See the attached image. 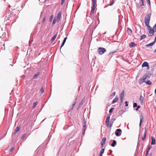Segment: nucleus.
<instances>
[{"instance_id": "nucleus-1", "label": "nucleus", "mask_w": 156, "mask_h": 156, "mask_svg": "<svg viewBox=\"0 0 156 156\" xmlns=\"http://www.w3.org/2000/svg\"><path fill=\"white\" fill-rule=\"evenodd\" d=\"M151 13L148 14L144 18V22L145 25L147 27V30L148 31V36L150 37L154 35V31L152 27L149 25L150 20Z\"/></svg>"}, {"instance_id": "nucleus-2", "label": "nucleus", "mask_w": 156, "mask_h": 156, "mask_svg": "<svg viewBox=\"0 0 156 156\" xmlns=\"http://www.w3.org/2000/svg\"><path fill=\"white\" fill-rule=\"evenodd\" d=\"M149 77L148 76V74H145L143 77L142 79H141L140 80L141 81L140 83L141 84L143 82H145L146 84L148 85H150L152 83L151 81L148 80H147L145 81V80L147 78Z\"/></svg>"}, {"instance_id": "nucleus-3", "label": "nucleus", "mask_w": 156, "mask_h": 156, "mask_svg": "<svg viewBox=\"0 0 156 156\" xmlns=\"http://www.w3.org/2000/svg\"><path fill=\"white\" fill-rule=\"evenodd\" d=\"M61 16V11H59L57 15V17H55L54 18L52 23V24L54 25L56 22L58 23L60 20V19Z\"/></svg>"}, {"instance_id": "nucleus-4", "label": "nucleus", "mask_w": 156, "mask_h": 156, "mask_svg": "<svg viewBox=\"0 0 156 156\" xmlns=\"http://www.w3.org/2000/svg\"><path fill=\"white\" fill-rule=\"evenodd\" d=\"M97 51L98 52V54L100 55H103L105 52H106V50L105 48L102 47L99 48L98 49Z\"/></svg>"}, {"instance_id": "nucleus-5", "label": "nucleus", "mask_w": 156, "mask_h": 156, "mask_svg": "<svg viewBox=\"0 0 156 156\" xmlns=\"http://www.w3.org/2000/svg\"><path fill=\"white\" fill-rule=\"evenodd\" d=\"M121 133L122 130L120 129H117L116 130V131L115 132V134L116 136H119L121 135Z\"/></svg>"}, {"instance_id": "nucleus-6", "label": "nucleus", "mask_w": 156, "mask_h": 156, "mask_svg": "<svg viewBox=\"0 0 156 156\" xmlns=\"http://www.w3.org/2000/svg\"><path fill=\"white\" fill-rule=\"evenodd\" d=\"M111 115V114L109 115L107 117L106 120L105 121V123L106 124V127H108L109 126V119L110 118V115Z\"/></svg>"}, {"instance_id": "nucleus-7", "label": "nucleus", "mask_w": 156, "mask_h": 156, "mask_svg": "<svg viewBox=\"0 0 156 156\" xmlns=\"http://www.w3.org/2000/svg\"><path fill=\"white\" fill-rule=\"evenodd\" d=\"M92 6L91 7V10H95L96 8V0H92Z\"/></svg>"}, {"instance_id": "nucleus-8", "label": "nucleus", "mask_w": 156, "mask_h": 156, "mask_svg": "<svg viewBox=\"0 0 156 156\" xmlns=\"http://www.w3.org/2000/svg\"><path fill=\"white\" fill-rule=\"evenodd\" d=\"M124 90H122L121 93L120 95V98L121 100V103L123 101V98L124 97Z\"/></svg>"}, {"instance_id": "nucleus-9", "label": "nucleus", "mask_w": 156, "mask_h": 156, "mask_svg": "<svg viewBox=\"0 0 156 156\" xmlns=\"http://www.w3.org/2000/svg\"><path fill=\"white\" fill-rule=\"evenodd\" d=\"M142 67H146L147 68V69H149V67L148 64L147 62H144L142 64Z\"/></svg>"}, {"instance_id": "nucleus-10", "label": "nucleus", "mask_w": 156, "mask_h": 156, "mask_svg": "<svg viewBox=\"0 0 156 156\" xmlns=\"http://www.w3.org/2000/svg\"><path fill=\"white\" fill-rule=\"evenodd\" d=\"M144 5V4H143V5L142 4V3L140 2L139 3H137L136 4V6L137 9H140Z\"/></svg>"}, {"instance_id": "nucleus-11", "label": "nucleus", "mask_w": 156, "mask_h": 156, "mask_svg": "<svg viewBox=\"0 0 156 156\" xmlns=\"http://www.w3.org/2000/svg\"><path fill=\"white\" fill-rule=\"evenodd\" d=\"M115 120V119H111V121L110 122V124H109V126L108 127H110L111 128L112 125V124L114 122V121Z\"/></svg>"}, {"instance_id": "nucleus-12", "label": "nucleus", "mask_w": 156, "mask_h": 156, "mask_svg": "<svg viewBox=\"0 0 156 156\" xmlns=\"http://www.w3.org/2000/svg\"><path fill=\"white\" fill-rule=\"evenodd\" d=\"M140 124H139V127H140L141 124L143 121L144 117H143V116L142 115H140Z\"/></svg>"}, {"instance_id": "nucleus-13", "label": "nucleus", "mask_w": 156, "mask_h": 156, "mask_svg": "<svg viewBox=\"0 0 156 156\" xmlns=\"http://www.w3.org/2000/svg\"><path fill=\"white\" fill-rule=\"evenodd\" d=\"M151 139L152 140L151 144V145L155 144H156L155 139L154 138V137L153 136L151 137Z\"/></svg>"}, {"instance_id": "nucleus-14", "label": "nucleus", "mask_w": 156, "mask_h": 156, "mask_svg": "<svg viewBox=\"0 0 156 156\" xmlns=\"http://www.w3.org/2000/svg\"><path fill=\"white\" fill-rule=\"evenodd\" d=\"M146 133H147V129H146V127L145 128V132L143 135V136L142 138V140H144L146 138Z\"/></svg>"}, {"instance_id": "nucleus-15", "label": "nucleus", "mask_w": 156, "mask_h": 156, "mask_svg": "<svg viewBox=\"0 0 156 156\" xmlns=\"http://www.w3.org/2000/svg\"><path fill=\"white\" fill-rule=\"evenodd\" d=\"M144 100V97H143L142 95H141L140 96L139 100L140 103L142 104L143 103V101Z\"/></svg>"}, {"instance_id": "nucleus-16", "label": "nucleus", "mask_w": 156, "mask_h": 156, "mask_svg": "<svg viewBox=\"0 0 156 156\" xmlns=\"http://www.w3.org/2000/svg\"><path fill=\"white\" fill-rule=\"evenodd\" d=\"M83 129L86 130V121H85V119H83Z\"/></svg>"}, {"instance_id": "nucleus-17", "label": "nucleus", "mask_w": 156, "mask_h": 156, "mask_svg": "<svg viewBox=\"0 0 156 156\" xmlns=\"http://www.w3.org/2000/svg\"><path fill=\"white\" fill-rule=\"evenodd\" d=\"M20 128L19 126H17L16 127V129H15L14 133H13V135H14L16 133L20 130Z\"/></svg>"}, {"instance_id": "nucleus-18", "label": "nucleus", "mask_w": 156, "mask_h": 156, "mask_svg": "<svg viewBox=\"0 0 156 156\" xmlns=\"http://www.w3.org/2000/svg\"><path fill=\"white\" fill-rule=\"evenodd\" d=\"M136 45L134 42H131L129 44V46L130 48H132Z\"/></svg>"}, {"instance_id": "nucleus-19", "label": "nucleus", "mask_w": 156, "mask_h": 156, "mask_svg": "<svg viewBox=\"0 0 156 156\" xmlns=\"http://www.w3.org/2000/svg\"><path fill=\"white\" fill-rule=\"evenodd\" d=\"M127 32L128 34L130 35H131L132 33V32L131 30L129 28H127Z\"/></svg>"}, {"instance_id": "nucleus-20", "label": "nucleus", "mask_w": 156, "mask_h": 156, "mask_svg": "<svg viewBox=\"0 0 156 156\" xmlns=\"http://www.w3.org/2000/svg\"><path fill=\"white\" fill-rule=\"evenodd\" d=\"M118 97L117 96H115V98L112 101V104L116 102L118 100Z\"/></svg>"}, {"instance_id": "nucleus-21", "label": "nucleus", "mask_w": 156, "mask_h": 156, "mask_svg": "<svg viewBox=\"0 0 156 156\" xmlns=\"http://www.w3.org/2000/svg\"><path fill=\"white\" fill-rule=\"evenodd\" d=\"M106 140V137H104L101 140V143H102L104 144H105Z\"/></svg>"}, {"instance_id": "nucleus-22", "label": "nucleus", "mask_w": 156, "mask_h": 156, "mask_svg": "<svg viewBox=\"0 0 156 156\" xmlns=\"http://www.w3.org/2000/svg\"><path fill=\"white\" fill-rule=\"evenodd\" d=\"M67 38V37H66L65 38H64V39L63 40V42L62 43V45H61V46L60 47V49L64 45V44H65V43L66 42V40Z\"/></svg>"}, {"instance_id": "nucleus-23", "label": "nucleus", "mask_w": 156, "mask_h": 156, "mask_svg": "<svg viewBox=\"0 0 156 156\" xmlns=\"http://www.w3.org/2000/svg\"><path fill=\"white\" fill-rule=\"evenodd\" d=\"M57 34H56L53 36V37L51 40V42H53L55 40V39L57 37Z\"/></svg>"}, {"instance_id": "nucleus-24", "label": "nucleus", "mask_w": 156, "mask_h": 156, "mask_svg": "<svg viewBox=\"0 0 156 156\" xmlns=\"http://www.w3.org/2000/svg\"><path fill=\"white\" fill-rule=\"evenodd\" d=\"M6 35V34L5 33H4L2 36L0 37H2V39H3V41L5 40V37Z\"/></svg>"}, {"instance_id": "nucleus-25", "label": "nucleus", "mask_w": 156, "mask_h": 156, "mask_svg": "<svg viewBox=\"0 0 156 156\" xmlns=\"http://www.w3.org/2000/svg\"><path fill=\"white\" fill-rule=\"evenodd\" d=\"M116 144V142L115 140H113L112 143L111 144V146L112 147H115Z\"/></svg>"}, {"instance_id": "nucleus-26", "label": "nucleus", "mask_w": 156, "mask_h": 156, "mask_svg": "<svg viewBox=\"0 0 156 156\" xmlns=\"http://www.w3.org/2000/svg\"><path fill=\"white\" fill-rule=\"evenodd\" d=\"M154 44L155 43L153 42H152L146 45V47H149L151 46H153Z\"/></svg>"}, {"instance_id": "nucleus-27", "label": "nucleus", "mask_w": 156, "mask_h": 156, "mask_svg": "<svg viewBox=\"0 0 156 156\" xmlns=\"http://www.w3.org/2000/svg\"><path fill=\"white\" fill-rule=\"evenodd\" d=\"M40 73L38 72L33 77V79H35L37 78L40 74Z\"/></svg>"}, {"instance_id": "nucleus-28", "label": "nucleus", "mask_w": 156, "mask_h": 156, "mask_svg": "<svg viewBox=\"0 0 156 156\" xmlns=\"http://www.w3.org/2000/svg\"><path fill=\"white\" fill-rule=\"evenodd\" d=\"M146 37V36L145 34H143L141 36L140 38V40H142L144 39Z\"/></svg>"}, {"instance_id": "nucleus-29", "label": "nucleus", "mask_w": 156, "mask_h": 156, "mask_svg": "<svg viewBox=\"0 0 156 156\" xmlns=\"http://www.w3.org/2000/svg\"><path fill=\"white\" fill-rule=\"evenodd\" d=\"M37 102H34L33 104V105L32 107V108L33 109L37 105Z\"/></svg>"}, {"instance_id": "nucleus-30", "label": "nucleus", "mask_w": 156, "mask_h": 156, "mask_svg": "<svg viewBox=\"0 0 156 156\" xmlns=\"http://www.w3.org/2000/svg\"><path fill=\"white\" fill-rule=\"evenodd\" d=\"M44 91V89L43 87H42L40 90V92L41 94H43Z\"/></svg>"}, {"instance_id": "nucleus-31", "label": "nucleus", "mask_w": 156, "mask_h": 156, "mask_svg": "<svg viewBox=\"0 0 156 156\" xmlns=\"http://www.w3.org/2000/svg\"><path fill=\"white\" fill-rule=\"evenodd\" d=\"M105 149L104 148L102 149L100 151V154H102L104 152Z\"/></svg>"}, {"instance_id": "nucleus-32", "label": "nucleus", "mask_w": 156, "mask_h": 156, "mask_svg": "<svg viewBox=\"0 0 156 156\" xmlns=\"http://www.w3.org/2000/svg\"><path fill=\"white\" fill-rule=\"evenodd\" d=\"M117 51L116 50H115V51H111L110 52H109V53L108 54V55H110L111 54H113L114 53H115Z\"/></svg>"}, {"instance_id": "nucleus-33", "label": "nucleus", "mask_w": 156, "mask_h": 156, "mask_svg": "<svg viewBox=\"0 0 156 156\" xmlns=\"http://www.w3.org/2000/svg\"><path fill=\"white\" fill-rule=\"evenodd\" d=\"M95 12V10H91L90 13V15L91 16H93Z\"/></svg>"}, {"instance_id": "nucleus-34", "label": "nucleus", "mask_w": 156, "mask_h": 156, "mask_svg": "<svg viewBox=\"0 0 156 156\" xmlns=\"http://www.w3.org/2000/svg\"><path fill=\"white\" fill-rule=\"evenodd\" d=\"M113 109H114V108H111L109 110V112L112 113L113 112Z\"/></svg>"}, {"instance_id": "nucleus-35", "label": "nucleus", "mask_w": 156, "mask_h": 156, "mask_svg": "<svg viewBox=\"0 0 156 156\" xmlns=\"http://www.w3.org/2000/svg\"><path fill=\"white\" fill-rule=\"evenodd\" d=\"M151 147V145L148 146V147L147 149V151H149V150L150 149Z\"/></svg>"}, {"instance_id": "nucleus-36", "label": "nucleus", "mask_w": 156, "mask_h": 156, "mask_svg": "<svg viewBox=\"0 0 156 156\" xmlns=\"http://www.w3.org/2000/svg\"><path fill=\"white\" fill-rule=\"evenodd\" d=\"M53 16L52 15H51L50 17V22H51L52 20V19L53 18Z\"/></svg>"}, {"instance_id": "nucleus-37", "label": "nucleus", "mask_w": 156, "mask_h": 156, "mask_svg": "<svg viewBox=\"0 0 156 156\" xmlns=\"http://www.w3.org/2000/svg\"><path fill=\"white\" fill-rule=\"evenodd\" d=\"M137 106V104L136 103H134L133 104V107L135 108Z\"/></svg>"}, {"instance_id": "nucleus-38", "label": "nucleus", "mask_w": 156, "mask_h": 156, "mask_svg": "<svg viewBox=\"0 0 156 156\" xmlns=\"http://www.w3.org/2000/svg\"><path fill=\"white\" fill-rule=\"evenodd\" d=\"M147 3L149 4V6H150L151 3H150V0H147ZM150 7L151 8V7Z\"/></svg>"}, {"instance_id": "nucleus-39", "label": "nucleus", "mask_w": 156, "mask_h": 156, "mask_svg": "<svg viewBox=\"0 0 156 156\" xmlns=\"http://www.w3.org/2000/svg\"><path fill=\"white\" fill-rule=\"evenodd\" d=\"M14 149V147H12V148L9 150V152H12Z\"/></svg>"}, {"instance_id": "nucleus-40", "label": "nucleus", "mask_w": 156, "mask_h": 156, "mask_svg": "<svg viewBox=\"0 0 156 156\" xmlns=\"http://www.w3.org/2000/svg\"><path fill=\"white\" fill-rule=\"evenodd\" d=\"M65 0H61V4L62 5L64 3Z\"/></svg>"}, {"instance_id": "nucleus-41", "label": "nucleus", "mask_w": 156, "mask_h": 156, "mask_svg": "<svg viewBox=\"0 0 156 156\" xmlns=\"http://www.w3.org/2000/svg\"><path fill=\"white\" fill-rule=\"evenodd\" d=\"M25 136H26V134L25 133L23 134V135H22V136L21 137V139H23L24 138V137H25Z\"/></svg>"}, {"instance_id": "nucleus-42", "label": "nucleus", "mask_w": 156, "mask_h": 156, "mask_svg": "<svg viewBox=\"0 0 156 156\" xmlns=\"http://www.w3.org/2000/svg\"><path fill=\"white\" fill-rule=\"evenodd\" d=\"M3 47H2V49L4 50L5 49V44H3Z\"/></svg>"}, {"instance_id": "nucleus-43", "label": "nucleus", "mask_w": 156, "mask_h": 156, "mask_svg": "<svg viewBox=\"0 0 156 156\" xmlns=\"http://www.w3.org/2000/svg\"><path fill=\"white\" fill-rule=\"evenodd\" d=\"M125 106L126 107H127L128 106V102L127 101H126L125 102Z\"/></svg>"}, {"instance_id": "nucleus-44", "label": "nucleus", "mask_w": 156, "mask_h": 156, "mask_svg": "<svg viewBox=\"0 0 156 156\" xmlns=\"http://www.w3.org/2000/svg\"><path fill=\"white\" fill-rule=\"evenodd\" d=\"M141 3H142V4L143 5V4H144V0H141Z\"/></svg>"}, {"instance_id": "nucleus-45", "label": "nucleus", "mask_w": 156, "mask_h": 156, "mask_svg": "<svg viewBox=\"0 0 156 156\" xmlns=\"http://www.w3.org/2000/svg\"><path fill=\"white\" fill-rule=\"evenodd\" d=\"M149 151H146V153L145 154V156H147L148 154Z\"/></svg>"}, {"instance_id": "nucleus-46", "label": "nucleus", "mask_w": 156, "mask_h": 156, "mask_svg": "<svg viewBox=\"0 0 156 156\" xmlns=\"http://www.w3.org/2000/svg\"><path fill=\"white\" fill-rule=\"evenodd\" d=\"M76 103V102H74V103L72 105V106H73V107H74Z\"/></svg>"}, {"instance_id": "nucleus-47", "label": "nucleus", "mask_w": 156, "mask_h": 156, "mask_svg": "<svg viewBox=\"0 0 156 156\" xmlns=\"http://www.w3.org/2000/svg\"><path fill=\"white\" fill-rule=\"evenodd\" d=\"M73 108H74V107H73V106H72V107H71V108H69V109H69V112H69V111H70V110H72L73 109Z\"/></svg>"}, {"instance_id": "nucleus-48", "label": "nucleus", "mask_w": 156, "mask_h": 156, "mask_svg": "<svg viewBox=\"0 0 156 156\" xmlns=\"http://www.w3.org/2000/svg\"><path fill=\"white\" fill-rule=\"evenodd\" d=\"M154 43H155L156 42V36L155 37V38L154 39V41H153Z\"/></svg>"}, {"instance_id": "nucleus-49", "label": "nucleus", "mask_w": 156, "mask_h": 156, "mask_svg": "<svg viewBox=\"0 0 156 156\" xmlns=\"http://www.w3.org/2000/svg\"><path fill=\"white\" fill-rule=\"evenodd\" d=\"M85 130H86L83 129V132H82V134L83 135L84 134Z\"/></svg>"}, {"instance_id": "nucleus-50", "label": "nucleus", "mask_w": 156, "mask_h": 156, "mask_svg": "<svg viewBox=\"0 0 156 156\" xmlns=\"http://www.w3.org/2000/svg\"><path fill=\"white\" fill-rule=\"evenodd\" d=\"M104 144H103L101 143V148L103 147V146H104Z\"/></svg>"}, {"instance_id": "nucleus-51", "label": "nucleus", "mask_w": 156, "mask_h": 156, "mask_svg": "<svg viewBox=\"0 0 156 156\" xmlns=\"http://www.w3.org/2000/svg\"><path fill=\"white\" fill-rule=\"evenodd\" d=\"M45 17H44L43 18V20H42V21L43 22H44V21H45Z\"/></svg>"}, {"instance_id": "nucleus-52", "label": "nucleus", "mask_w": 156, "mask_h": 156, "mask_svg": "<svg viewBox=\"0 0 156 156\" xmlns=\"http://www.w3.org/2000/svg\"><path fill=\"white\" fill-rule=\"evenodd\" d=\"M114 3V2H111L110 4V6H111Z\"/></svg>"}, {"instance_id": "nucleus-53", "label": "nucleus", "mask_w": 156, "mask_h": 156, "mask_svg": "<svg viewBox=\"0 0 156 156\" xmlns=\"http://www.w3.org/2000/svg\"><path fill=\"white\" fill-rule=\"evenodd\" d=\"M136 107H137V108H138V109H139V108H140V106H139V105L137 106H136Z\"/></svg>"}, {"instance_id": "nucleus-54", "label": "nucleus", "mask_w": 156, "mask_h": 156, "mask_svg": "<svg viewBox=\"0 0 156 156\" xmlns=\"http://www.w3.org/2000/svg\"><path fill=\"white\" fill-rule=\"evenodd\" d=\"M112 94H113V95L114 96L115 94V92H114L112 93Z\"/></svg>"}, {"instance_id": "nucleus-55", "label": "nucleus", "mask_w": 156, "mask_h": 156, "mask_svg": "<svg viewBox=\"0 0 156 156\" xmlns=\"http://www.w3.org/2000/svg\"><path fill=\"white\" fill-rule=\"evenodd\" d=\"M153 30V31H154V32H156V30Z\"/></svg>"}, {"instance_id": "nucleus-56", "label": "nucleus", "mask_w": 156, "mask_h": 156, "mask_svg": "<svg viewBox=\"0 0 156 156\" xmlns=\"http://www.w3.org/2000/svg\"><path fill=\"white\" fill-rule=\"evenodd\" d=\"M149 156H152V154H151V153L149 154Z\"/></svg>"}, {"instance_id": "nucleus-57", "label": "nucleus", "mask_w": 156, "mask_h": 156, "mask_svg": "<svg viewBox=\"0 0 156 156\" xmlns=\"http://www.w3.org/2000/svg\"><path fill=\"white\" fill-rule=\"evenodd\" d=\"M154 53L156 52V49L154 51Z\"/></svg>"}, {"instance_id": "nucleus-58", "label": "nucleus", "mask_w": 156, "mask_h": 156, "mask_svg": "<svg viewBox=\"0 0 156 156\" xmlns=\"http://www.w3.org/2000/svg\"><path fill=\"white\" fill-rule=\"evenodd\" d=\"M102 156V154H99V155L98 156Z\"/></svg>"}, {"instance_id": "nucleus-59", "label": "nucleus", "mask_w": 156, "mask_h": 156, "mask_svg": "<svg viewBox=\"0 0 156 156\" xmlns=\"http://www.w3.org/2000/svg\"><path fill=\"white\" fill-rule=\"evenodd\" d=\"M139 109L138 108H137L136 109V111H138V110Z\"/></svg>"}, {"instance_id": "nucleus-60", "label": "nucleus", "mask_w": 156, "mask_h": 156, "mask_svg": "<svg viewBox=\"0 0 156 156\" xmlns=\"http://www.w3.org/2000/svg\"><path fill=\"white\" fill-rule=\"evenodd\" d=\"M154 92H155V93H156V88L155 89V91H154Z\"/></svg>"}, {"instance_id": "nucleus-61", "label": "nucleus", "mask_w": 156, "mask_h": 156, "mask_svg": "<svg viewBox=\"0 0 156 156\" xmlns=\"http://www.w3.org/2000/svg\"><path fill=\"white\" fill-rule=\"evenodd\" d=\"M80 105H82V103H80Z\"/></svg>"}, {"instance_id": "nucleus-62", "label": "nucleus", "mask_w": 156, "mask_h": 156, "mask_svg": "<svg viewBox=\"0 0 156 156\" xmlns=\"http://www.w3.org/2000/svg\"><path fill=\"white\" fill-rule=\"evenodd\" d=\"M110 154H107V155H110Z\"/></svg>"}, {"instance_id": "nucleus-63", "label": "nucleus", "mask_w": 156, "mask_h": 156, "mask_svg": "<svg viewBox=\"0 0 156 156\" xmlns=\"http://www.w3.org/2000/svg\"><path fill=\"white\" fill-rule=\"evenodd\" d=\"M110 152L112 153V151H111Z\"/></svg>"}, {"instance_id": "nucleus-64", "label": "nucleus", "mask_w": 156, "mask_h": 156, "mask_svg": "<svg viewBox=\"0 0 156 156\" xmlns=\"http://www.w3.org/2000/svg\"><path fill=\"white\" fill-rule=\"evenodd\" d=\"M110 152L112 153V151H111Z\"/></svg>"}]
</instances>
